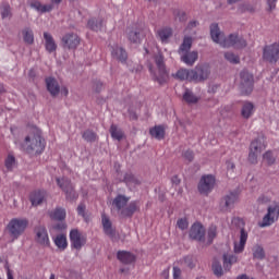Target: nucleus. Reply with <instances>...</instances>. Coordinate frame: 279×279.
I'll return each mask as SVG.
<instances>
[{
	"mask_svg": "<svg viewBox=\"0 0 279 279\" xmlns=\"http://www.w3.org/2000/svg\"><path fill=\"white\" fill-rule=\"evenodd\" d=\"M279 218V204L272 203L267 207V213L259 222V228H269V226H274Z\"/></svg>",
	"mask_w": 279,
	"mask_h": 279,
	"instance_id": "nucleus-6",
	"label": "nucleus"
},
{
	"mask_svg": "<svg viewBox=\"0 0 279 279\" xmlns=\"http://www.w3.org/2000/svg\"><path fill=\"white\" fill-rule=\"evenodd\" d=\"M25 45H34V31L29 27H25L22 31Z\"/></svg>",
	"mask_w": 279,
	"mask_h": 279,
	"instance_id": "nucleus-37",
	"label": "nucleus"
},
{
	"mask_svg": "<svg viewBox=\"0 0 279 279\" xmlns=\"http://www.w3.org/2000/svg\"><path fill=\"white\" fill-rule=\"evenodd\" d=\"M239 88L243 95H252V90H254V75L247 71H242L240 73Z\"/></svg>",
	"mask_w": 279,
	"mask_h": 279,
	"instance_id": "nucleus-10",
	"label": "nucleus"
},
{
	"mask_svg": "<svg viewBox=\"0 0 279 279\" xmlns=\"http://www.w3.org/2000/svg\"><path fill=\"white\" fill-rule=\"evenodd\" d=\"M70 243H71V247L80 251L82 250V247H84V245H86V235H84L77 229H72L70 231Z\"/></svg>",
	"mask_w": 279,
	"mask_h": 279,
	"instance_id": "nucleus-13",
	"label": "nucleus"
},
{
	"mask_svg": "<svg viewBox=\"0 0 279 279\" xmlns=\"http://www.w3.org/2000/svg\"><path fill=\"white\" fill-rule=\"evenodd\" d=\"M109 132L114 141H121L123 138V131L117 124H111Z\"/></svg>",
	"mask_w": 279,
	"mask_h": 279,
	"instance_id": "nucleus-38",
	"label": "nucleus"
},
{
	"mask_svg": "<svg viewBox=\"0 0 279 279\" xmlns=\"http://www.w3.org/2000/svg\"><path fill=\"white\" fill-rule=\"evenodd\" d=\"M46 86L50 95H52V97L60 95V85L58 84V81H56V78L53 77L46 78Z\"/></svg>",
	"mask_w": 279,
	"mask_h": 279,
	"instance_id": "nucleus-23",
	"label": "nucleus"
},
{
	"mask_svg": "<svg viewBox=\"0 0 279 279\" xmlns=\"http://www.w3.org/2000/svg\"><path fill=\"white\" fill-rule=\"evenodd\" d=\"M124 182L125 184H128V186H136L141 184L138 178H136L134 174L130 172L124 175Z\"/></svg>",
	"mask_w": 279,
	"mask_h": 279,
	"instance_id": "nucleus-41",
	"label": "nucleus"
},
{
	"mask_svg": "<svg viewBox=\"0 0 279 279\" xmlns=\"http://www.w3.org/2000/svg\"><path fill=\"white\" fill-rule=\"evenodd\" d=\"M171 182H172V184L178 185V184H180V178H178V175H174V177H172Z\"/></svg>",
	"mask_w": 279,
	"mask_h": 279,
	"instance_id": "nucleus-58",
	"label": "nucleus"
},
{
	"mask_svg": "<svg viewBox=\"0 0 279 279\" xmlns=\"http://www.w3.org/2000/svg\"><path fill=\"white\" fill-rule=\"evenodd\" d=\"M184 19H186V14H184V12H182L181 17H179V21H184Z\"/></svg>",
	"mask_w": 279,
	"mask_h": 279,
	"instance_id": "nucleus-61",
	"label": "nucleus"
},
{
	"mask_svg": "<svg viewBox=\"0 0 279 279\" xmlns=\"http://www.w3.org/2000/svg\"><path fill=\"white\" fill-rule=\"evenodd\" d=\"M44 45L48 53H53V51L58 50V44H56V39H53V36L48 32L44 33Z\"/></svg>",
	"mask_w": 279,
	"mask_h": 279,
	"instance_id": "nucleus-19",
	"label": "nucleus"
},
{
	"mask_svg": "<svg viewBox=\"0 0 279 279\" xmlns=\"http://www.w3.org/2000/svg\"><path fill=\"white\" fill-rule=\"evenodd\" d=\"M61 95H64L66 97V95H69V89L66 87H62Z\"/></svg>",
	"mask_w": 279,
	"mask_h": 279,
	"instance_id": "nucleus-60",
	"label": "nucleus"
},
{
	"mask_svg": "<svg viewBox=\"0 0 279 279\" xmlns=\"http://www.w3.org/2000/svg\"><path fill=\"white\" fill-rule=\"evenodd\" d=\"M239 260V257L236 255H230V254H225L223 255V267L227 271H230L232 268V265Z\"/></svg>",
	"mask_w": 279,
	"mask_h": 279,
	"instance_id": "nucleus-35",
	"label": "nucleus"
},
{
	"mask_svg": "<svg viewBox=\"0 0 279 279\" xmlns=\"http://www.w3.org/2000/svg\"><path fill=\"white\" fill-rule=\"evenodd\" d=\"M5 169L9 171H12L14 167H16V158H14L13 155H8L5 161H4Z\"/></svg>",
	"mask_w": 279,
	"mask_h": 279,
	"instance_id": "nucleus-44",
	"label": "nucleus"
},
{
	"mask_svg": "<svg viewBox=\"0 0 279 279\" xmlns=\"http://www.w3.org/2000/svg\"><path fill=\"white\" fill-rule=\"evenodd\" d=\"M177 226L180 230H186L189 228V220L186 218H180L177 221Z\"/></svg>",
	"mask_w": 279,
	"mask_h": 279,
	"instance_id": "nucleus-50",
	"label": "nucleus"
},
{
	"mask_svg": "<svg viewBox=\"0 0 279 279\" xmlns=\"http://www.w3.org/2000/svg\"><path fill=\"white\" fill-rule=\"evenodd\" d=\"M111 56L119 62H125V60H128V52L121 46H114L111 50Z\"/></svg>",
	"mask_w": 279,
	"mask_h": 279,
	"instance_id": "nucleus-22",
	"label": "nucleus"
},
{
	"mask_svg": "<svg viewBox=\"0 0 279 279\" xmlns=\"http://www.w3.org/2000/svg\"><path fill=\"white\" fill-rule=\"evenodd\" d=\"M85 210H86V206H84V205H78V207H77V214L81 215V217H84Z\"/></svg>",
	"mask_w": 279,
	"mask_h": 279,
	"instance_id": "nucleus-56",
	"label": "nucleus"
},
{
	"mask_svg": "<svg viewBox=\"0 0 279 279\" xmlns=\"http://www.w3.org/2000/svg\"><path fill=\"white\" fill-rule=\"evenodd\" d=\"M208 243H213L217 239V226L211 225L207 230Z\"/></svg>",
	"mask_w": 279,
	"mask_h": 279,
	"instance_id": "nucleus-45",
	"label": "nucleus"
},
{
	"mask_svg": "<svg viewBox=\"0 0 279 279\" xmlns=\"http://www.w3.org/2000/svg\"><path fill=\"white\" fill-rule=\"evenodd\" d=\"M1 16L2 19H10V16H12V10L10 9V4L1 5Z\"/></svg>",
	"mask_w": 279,
	"mask_h": 279,
	"instance_id": "nucleus-48",
	"label": "nucleus"
},
{
	"mask_svg": "<svg viewBox=\"0 0 279 279\" xmlns=\"http://www.w3.org/2000/svg\"><path fill=\"white\" fill-rule=\"evenodd\" d=\"M247 231L245 229L240 230V240L234 242L233 252L234 254H242V252L245 250V243H247Z\"/></svg>",
	"mask_w": 279,
	"mask_h": 279,
	"instance_id": "nucleus-18",
	"label": "nucleus"
},
{
	"mask_svg": "<svg viewBox=\"0 0 279 279\" xmlns=\"http://www.w3.org/2000/svg\"><path fill=\"white\" fill-rule=\"evenodd\" d=\"M235 168H236V166L234 165V162L227 161V169H228V171H234Z\"/></svg>",
	"mask_w": 279,
	"mask_h": 279,
	"instance_id": "nucleus-57",
	"label": "nucleus"
},
{
	"mask_svg": "<svg viewBox=\"0 0 279 279\" xmlns=\"http://www.w3.org/2000/svg\"><path fill=\"white\" fill-rule=\"evenodd\" d=\"M27 226H29V221L25 218H13L10 220L8 225V230L14 239H19L25 230H27Z\"/></svg>",
	"mask_w": 279,
	"mask_h": 279,
	"instance_id": "nucleus-5",
	"label": "nucleus"
},
{
	"mask_svg": "<svg viewBox=\"0 0 279 279\" xmlns=\"http://www.w3.org/2000/svg\"><path fill=\"white\" fill-rule=\"evenodd\" d=\"M56 182L58 186L65 193V199L68 202H75L77 199L78 194L75 192V186H73V183L71 182V179L69 178H57Z\"/></svg>",
	"mask_w": 279,
	"mask_h": 279,
	"instance_id": "nucleus-4",
	"label": "nucleus"
},
{
	"mask_svg": "<svg viewBox=\"0 0 279 279\" xmlns=\"http://www.w3.org/2000/svg\"><path fill=\"white\" fill-rule=\"evenodd\" d=\"M87 27L93 32H101L104 29V19L101 17H93L88 21Z\"/></svg>",
	"mask_w": 279,
	"mask_h": 279,
	"instance_id": "nucleus-29",
	"label": "nucleus"
},
{
	"mask_svg": "<svg viewBox=\"0 0 279 279\" xmlns=\"http://www.w3.org/2000/svg\"><path fill=\"white\" fill-rule=\"evenodd\" d=\"M213 271H214V275L217 276V278H221V276H223V267L221 266V263L215 260L213 263Z\"/></svg>",
	"mask_w": 279,
	"mask_h": 279,
	"instance_id": "nucleus-43",
	"label": "nucleus"
},
{
	"mask_svg": "<svg viewBox=\"0 0 279 279\" xmlns=\"http://www.w3.org/2000/svg\"><path fill=\"white\" fill-rule=\"evenodd\" d=\"M54 245L58 246L59 250L64 251L65 247H68L69 243L66 242V235L59 234L54 238Z\"/></svg>",
	"mask_w": 279,
	"mask_h": 279,
	"instance_id": "nucleus-39",
	"label": "nucleus"
},
{
	"mask_svg": "<svg viewBox=\"0 0 279 279\" xmlns=\"http://www.w3.org/2000/svg\"><path fill=\"white\" fill-rule=\"evenodd\" d=\"M278 0H267L269 10H276V3Z\"/></svg>",
	"mask_w": 279,
	"mask_h": 279,
	"instance_id": "nucleus-55",
	"label": "nucleus"
},
{
	"mask_svg": "<svg viewBox=\"0 0 279 279\" xmlns=\"http://www.w3.org/2000/svg\"><path fill=\"white\" fill-rule=\"evenodd\" d=\"M258 204H269L270 198L268 196L262 195L257 199Z\"/></svg>",
	"mask_w": 279,
	"mask_h": 279,
	"instance_id": "nucleus-53",
	"label": "nucleus"
},
{
	"mask_svg": "<svg viewBox=\"0 0 279 279\" xmlns=\"http://www.w3.org/2000/svg\"><path fill=\"white\" fill-rule=\"evenodd\" d=\"M63 228H64V223L58 225V226L56 227L57 230H62Z\"/></svg>",
	"mask_w": 279,
	"mask_h": 279,
	"instance_id": "nucleus-63",
	"label": "nucleus"
},
{
	"mask_svg": "<svg viewBox=\"0 0 279 279\" xmlns=\"http://www.w3.org/2000/svg\"><path fill=\"white\" fill-rule=\"evenodd\" d=\"M184 263L186 267H190V269H193V267H195V259L192 256H186L184 258Z\"/></svg>",
	"mask_w": 279,
	"mask_h": 279,
	"instance_id": "nucleus-51",
	"label": "nucleus"
},
{
	"mask_svg": "<svg viewBox=\"0 0 279 279\" xmlns=\"http://www.w3.org/2000/svg\"><path fill=\"white\" fill-rule=\"evenodd\" d=\"M192 82L199 84L201 82H206L210 77V64L202 63L197 64L194 69L191 70Z\"/></svg>",
	"mask_w": 279,
	"mask_h": 279,
	"instance_id": "nucleus-7",
	"label": "nucleus"
},
{
	"mask_svg": "<svg viewBox=\"0 0 279 279\" xmlns=\"http://www.w3.org/2000/svg\"><path fill=\"white\" fill-rule=\"evenodd\" d=\"M136 213V203H131L128 207L122 210L123 217H132Z\"/></svg>",
	"mask_w": 279,
	"mask_h": 279,
	"instance_id": "nucleus-46",
	"label": "nucleus"
},
{
	"mask_svg": "<svg viewBox=\"0 0 279 279\" xmlns=\"http://www.w3.org/2000/svg\"><path fill=\"white\" fill-rule=\"evenodd\" d=\"M61 41H62L64 49L75 50V49H77V47H80V43H82V39L75 33H66L61 38Z\"/></svg>",
	"mask_w": 279,
	"mask_h": 279,
	"instance_id": "nucleus-14",
	"label": "nucleus"
},
{
	"mask_svg": "<svg viewBox=\"0 0 279 279\" xmlns=\"http://www.w3.org/2000/svg\"><path fill=\"white\" fill-rule=\"evenodd\" d=\"M8 279H14V277L12 276V274L10 271L8 272Z\"/></svg>",
	"mask_w": 279,
	"mask_h": 279,
	"instance_id": "nucleus-64",
	"label": "nucleus"
},
{
	"mask_svg": "<svg viewBox=\"0 0 279 279\" xmlns=\"http://www.w3.org/2000/svg\"><path fill=\"white\" fill-rule=\"evenodd\" d=\"M51 3H56L57 5H59V3H62V0H50Z\"/></svg>",
	"mask_w": 279,
	"mask_h": 279,
	"instance_id": "nucleus-62",
	"label": "nucleus"
},
{
	"mask_svg": "<svg viewBox=\"0 0 279 279\" xmlns=\"http://www.w3.org/2000/svg\"><path fill=\"white\" fill-rule=\"evenodd\" d=\"M210 36L211 40H214V43H217V45H220V47H235L236 49H243V47H247V41H245L243 37H239L234 34L226 37V35L221 33V31L219 29V25L217 24L210 25Z\"/></svg>",
	"mask_w": 279,
	"mask_h": 279,
	"instance_id": "nucleus-1",
	"label": "nucleus"
},
{
	"mask_svg": "<svg viewBox=\"0 0 279 279\" xmlns=\"http://www.w3.org/2000/svg\"><path fill=\"white\" fill-rule=\"evenodd\" d=\"M26 154H41L45 151V143L43 142V136L40 132L29 133L25 138L22 145Z\"/></svg>",
	"mask_w": 279,
	"mask_h": 279,
	"instance_id": "nucleus-2",
	"label": "nucleus"
},
{
	"mask_svg": "<svg viewBox=\"0 0 279 279\" xmlns=\"http://www.w3.org/2000/svg\"><path fill=\"white\" fill-rule=\"evenodd\" d=\"M49 217L53 221H64V219H66V209L62 207H57L56 209L49 213Z\"/></svg>",
	"mask_w": 279,
	"mask_h": 279,
	"instance_id": "nucleus-27",
	"label": "nucleus"
},
{
	"mask_svg": "<svg viewBox=\"0 0 279 279\" xmlns=\"http://www.w3.org/2000/svg\"><path fill=\"white\" fill-rule=\"evenodd\" d=\"M222 202L225 203L226 208H232V206L239 202V193L230 192L223 197Z\"/></svg>",
	"mask_w": 279,
	"mask_h": 279,
	"instance_id": "nucleus-30",
	"label": "nucleus"
},
{
	"mask_svg": "<svg viewBox=\"0 0 279 279\" xmlns=\"http://www.w3.org/2000/svg\"><path fill=\"white\" fill-rule=\"evenodd\" d=\"M174 77L177 80H180L181 82H184V80H186L187 82H193V74H191V70L187 69L178 70Z\"/></svg>",
	"mask_w": 279,
	"mask_h": 279,
	"instance_id": "nucleus-33",
	"label": "nucleus"
},
{
	"mask_svg": "<svg viewBox=\"0 0 279 279\" xmlns=\"http://www.w3.org/2000/svg\"><path fill=\"white\" fill-rule=\"evenodd\" d=\"M117 258L118 260H120V263H123L124 265H130L134 263V260H136L134 254L126 251H119L117 254Z\"/></svg>",
	"mask_w": 279,
	"mask_h": 279,
	"instance_id": "nucleus-26",
	"label": "nucleus"
},
{
	"mask_svg": "<svg viewBox=\"0 0 279 279\" xmlns=\"http://www.w3.org/2000/svg\"><path fill=\"white\" fill-rule=\"evenodd\" d=\"M149 134L150 136H153V138H157V141H162V138H165V128L160 125L151 128L149 130Z\"/></svg>",
	"mask_w": 279,
	"mask_h": 279,
	"instance_id": "nucleus-36",
	"label": "nucleus"
},
{
	"mask_svg": "<svg viewBox=\"0 0 279 279\" xmlns=\"http://www.w3.org/2000/svg\"><path fill=\"white\" fill-rule=\"evenodd\" d=\"M253 258H255L256 260H264V258H265V248H263V246L256 244L253 247Z\"/></svg>",
	"mask_w": 279,
	"mask_h": 279,
	"instance_id": "nucleus-40",
	"label": "nucleus"
},
{
	"mask_svg": "<svg viewBox=\"0 0 279 279\" xmlns=\"http://www.w3.org/2000/svg\"><path fill=\"white\" fill-rule=\"evenodd\" d=\"M204 236H206V229L199 222H195L192 225L190 229V239L193 241H204Z\"/></svg>",
	"mask_w": 279,
	"mask_h": 279,
	"instance_id": "nucleus-16",
	"label": "nucleus"
},
{
	"mask_svg": "<svg viewBox=\"0 0 279 279\" xmlns=\"http://www.w3.org/2000/svg\"><path fill=\"white\" fill-rule=\"evenodd\" d=\"M263 60L269 64H276L279 60V43H274L264 46Z\"/></svg>",
	"mask_w": 279,
	"mask_h": 279,
	"instance_id": "nucleus-9",
	"label": "nucleus"
},
{
	"mask_svg": "<svg viewBox=\"0 0 279 279\" xmlns=\"http://www.w3.org/2000/svg\"><path fill=\"white\" fill-rule=\"evenodd\" d=\"M101 86H104V84H101L100 82L96 83V86H95L96 93H99L101 90Z\"/></svg>",
	"mask_w": 279,
	"mask_h": 279,
	"instance_id": "nucleus-59",
	"label": "nucleus"
},
{
	"mask_svg": "<svg viewBox=\"0 0 279 279\" xmlns=\"http://www.w3.org/2000/svg\"><path fill=\"white\" fill-rule=\"evenodd\" d=\"M181 274H182V270H180L179 267H173V278L174 279H180Z\"/></svg>",
	"mask_w": 279,
	"mask_h": 279,
	"instance_id": "nucleus-54",
	"label": "nucleus"
},
{
	"mask_svg": "<svg viewBox=\"0 0 279 279\" xmlns=\"http://www.w3.org/2000/svg\"><path fill=\"white\" fill-rule=\"evenodd\" d=\"M263 158L268 165H274V162H276V157H274V153H271L270 150L266 151L263 155Z\"/></svg>",
	"mask_w": 279,
	"mask_h": 279,
	"instance_id": "nucleus-49",
	"label": "nucleus"
},
{
	"mask_svg": "<svg viewBox=\"0 0 279 279\" xmlns=\"http://www.w3.org/2000/svg\"><path fill=\"white\" fill-rule=\"evenodd\" d=\"M199 58V52L193 50L190 52H183L181 54V60L186 64L187 66H193L195 62H197V59Z\"/></svg>",
	"mask_w": 279,
	"mask_h": 279,
	"instance_id": "nucleus-21",
	"label": "nucleus"
},
{
	"mask_svg": "<svg viewBox=\"0 0 279 279\" xmlns=\"http://www.w3.org/2000/svg\"><path fill=\"white\" fill-rule=\"evenodd\" d=\"M225 58L231 64H239V62H241L239 56L234 54L233 52H226Z\"/></svg>",
	"mask_w": 279,
	"mask_h": 279,
	"instance_id": "nucleus-47",
	"label": "nucleus"
},
{
	"mask_svg": "<svg viewBox=\"0 0 279 279\" xmlns=\"http://www.w3.org/2000/svg\"><path fill=\"white\" fill-rule=\"evenodd\" d=\"M255 112V107L254 104L246 101L243 104L242 109H241V114L243 119H250L254 116Z\"/></svg>",
	"mask_w": 279,
	"mask_h": 279,
	"instance_id": "nucleus-28",
	"label": "nucleus"
},
{
	"mask_svg": "<svg viewBox=\"0 0 279 279\" xmlns=\"http://www.w3.org/2000/svg\"><path fill=\"white\" fill-rule=\"evenodd\" d=\"M35 241L39 245H43V247H49V245H51L47 228L40 226L35 229Z\"/></svg>",
	"mask_w": 279,
	"mask_h": 279,
	"instance_id": "nucleus-15",
	"label": "nucleus"
},
{
	"mask_svg": "<svg viewBox=\"0 0 279 279\" xmlns=\"http://www.w3.org/2000/svg\"><path fill=\"white\" fill-rule=\"evenodd\" d=\"M29 5L33 10H36L39 14H45L47 12H51L53 10V4H43L38 0H32Z\"/></svg>",
	"mask_w": 279,
	"mask_h": 279,
	"instance_id": "nucleus-20",
	"label": "nucleus"
},
{
	"mask_svg": "<svg viewBox=\"0 0 279 279\" xmlns=\"http://www.w3.org/2000/svg\"><path fill=\"white\" fill-rule=\"evenodd\" d=\"M82 137L84 141H86V143H95V141H97V133L90 130H86L83 132Z\"/></svg>",
	"mask_w": 279,
	"mask_h": 279,
	"instance_id": "nucleus-42",
	"label": "nucleus"
},
{
	"mask_svg": "<svg viewBox=\"0 0 279 279\" xmlns=\"http://www.w3.org/2000/svg\"><path fill=\"white\" fill-rule=\"evenodd\" d=\"M101 223L105 234L112 239L114 236V229H112V222L110 221V218L106 216V214L101 215Z\"/></svg>",
	"mask_w": 279,
	"mask_h": 279,
	"instance_id": "nucleus-24",
	"label": "nucleus"
},
{
	"mask_svg": "<svg viewBox=\"0 0 279 279\" xmlns=\"http://www.w3.org/2000/svg\"><path fill=\"white\" fill-rule=\"evenodd\" d=\"M31 204L32 206H40V204H43V202H45V192H33L31 194Z\"/></svg>",
	"mask_w": 279,
	"mask_h": 279,
	"instance_id": "nucleus-32",
	"label": "nucleus"
},
{
	"mask_svg": "<svg viewBox=\"0 0 279 279\" xmlns=\"http://www.w3.org/2000/svg\"><path fill=\"white\" fill-rule=\"evenodd\" d=\"M149 34V29L143 27H129L126 28V38L133 45H141L145 36Z\"/></svg>",
	"mask_w": 279,
	"mask_h": 279,
	"instance_id": "nucleus-11",
	"label": "nucleus"
},
{
	"mask_svg": "<svg viewBox=\"0 0 279 279\" xmlns=\"http://www.w3.org/2000/svg\"><path fill=\"white\" fill-rule=\"evenodd\" d=\"M193 47V37L185 36L183 38V41L181 46L179 47V53L182 56L183 53H186L191 51V48Z\"/></svg>",
	"mask_w": 279,
	"mask_h": 279,
	"instance_id": "nucleus-31",
	"label": "nucleus"
},
{
	"mask_svg": "<svg viewBox=\"0 0 279 279\" xmlns=\"http://www.w3.org/2000/svg\"><path fill=\"white\" fill-rule=\"evenodd\" d=\"M183 158H185V160L189 162H192L193 158H195V155L193 154V150H186L183 153Z\"/></svg>",
	"mask_w": 279,
	"mask_h": 279,
	"instance_id": "nucleus-52",
	"label": "nucleus"
},
{
	"mask_svg": "<svg viewBox=\"0 0 279 279\" xmlns=\"http://www.w3.org/2000/svg\"><path fill=\"white\" fill-rule=\"evenodd\" d=\"M267 146L265 145V141L262 138L254 140L250 145V153H248V161L251 165L258 163V156L265 151Z\"/></svg>",
	"mask_w": 279,
	"mask_h": 279,
	"instance_id": "nucleus-8",
	"label": "nucleus"
},
{
	"mask_svg": "<svg viewBox=\"0 0 279 279\" xmlns=\"http://www.w3.org/2000/svg\"><path fill=\"white\" fill-rule=\"evenodd\" d=\"M128 202H130V197L119 194L117 197L113 198L111 206L112 208H116V210L121 213V215H123V210H125Z\"/></svg>",
	"mask_w": 279,
	"mask_h": 279,
	"instance_id": "nucleus-17",
	"label": "nucleus"
},
{
	"mask_svg": "<svg viewBox=\"0 0 279 279\" xmlns=\"http://www.w3.org/2000/svg\"><path fill=\"white\" fill-rule=\"evenodd\" d=\"M216 182L217 180L215 179V175H203L198 182V192L202 195H208V193H211L213 189H215Z\"/></svg>",
	"mask_w": 279,
	"mask_h": 279,
	"instance_id": "nucleus-12",
	"label": "nucleus"
},
{
	"mask_svg": "<svg viewBox=\"0 0 279 279\" xmlns=\"http://www.w3.org/2000/svg\"><path fill=\"white\" fill-rule=\"evenodd\" d=\"M155 63L157 65L159 74H156V72H154V68L151 65H148L153 80H155V82H158V84H165V82L169 80V73L167 72V68L165 66V56H162L161 53L156 54Z\"/></svg>",
	"mask_w": 279,
	"mask_h": 279,
	"instance_id": "nucleus-3",
	"label": "nucleus"
},
{
	"mask_svg": "<svg viewBox=\"0 0 279 279\" xmlns=\"http://www.w3.org/2000/svg\"><path fill=\"white\" fill-rule=\"evenodd\" d=\"M157 38L163 44L167 45L169 43V38L173 36V31L169 27H163L157 31Z\"/></svg>",
	"mask_w": 279,
	"mask_h": 279,
	"instance_id": "nucleus-25",
	"label": "nucleus"
},
{
	"mask_svg": "<svg viewBox=\"0 0 279 279\" xmlns=\"http://www.w3.org/2000/svg\"><path fill=\"white\" fill-rule=\"evenodd\" d=\"M183 99L186 104H197V101L202 99V96L194 95L191 89L186 88L183 94Z\"/></svg>",
	"mask_w": 279,
	"mask_h": 279,
	"instance_id": "nucleus-34",
	"label": "nucleus"
}]
</instances>
